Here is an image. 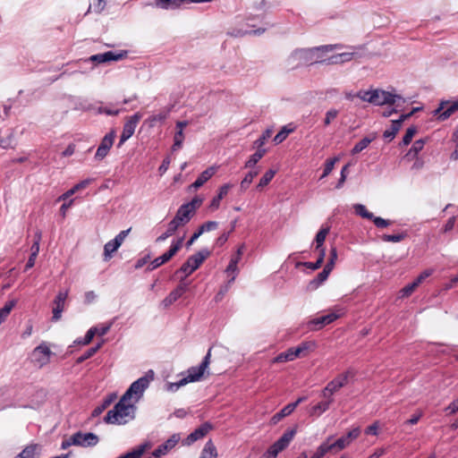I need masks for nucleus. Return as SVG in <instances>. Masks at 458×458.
Segmentation results:
<instances>
[{"label": "nucleus", "instance_id": "obj_1", "mask_svg": "<svg viewBox=\"0 0 458 458\" xmlns=\"http://www.w3.org/2000/svg\"><path fill=\"white\" fill-rule=\"evenodd\" d=\"M340 48L339 45H325L307 49L293 51L287 59V64L292 69L303 64H322L326 62L324 56L327 53Z\"/></svg>", "mask_w": 458, "mask_h": 458}, {"label": "nucleus", "instance_id": "obj_2", "mask_svg": "<svg viewBox=\"0 0 458 458\" xmlns=\"http://www.w3.org/2000/svg\"><path fill=\"white\" fill-rule=\"evenodd\" d=\"M136 406L131 400L122 396L114 407L108 411L104 420L108 424L123 425L135 417Z\"/></svg>", "mask_w": 458, "mask_h": 458}, {"label": "nucleus", "instance_id": "obj_3", "mask_svg": "<svg viewBox=\"0 0 458 458\" xmlns=\"http://www.w3.org/2000/svg\"><path fill=\"white\" fill-rule=\"evenodd\" d=\"M210 357H211V349L208 350L207 355L205 356L204 360L200 363L199 367H191L188 369L187 373L188 375L182 378L180 381L175 383H169L167 385L166 389L171 392L177 391L181 386H185L186 384L190 382H196L199 381L201 377L206 373L207 369H208V366L210 364Z\"/></svg>", "mask_w": 458, "mask_h": 458}, {"label": "nucleus", "instance_id": "obj_4", "mask_svg": "<svg viewBox=\"0 0 458 458\" xmlns=\"http://www.w3.org/2000/svg\"><path fill=\"white\" fill-rule=\"evenodd\" d=\"M297 432V427L287 429L283 436L276 441L260 458H276L278 454L286 449Z\"/></svg>", "mask_w": 458, "mask_h": 458}, {"label": "nucleus", "instance_id": "obj_5", "mask_svg": "<svg viewBox=\"0 0 458 458\" xmlns=\"http://www.w3.org/2000/svg\"><path fill=\"white\" fill-rule=\"evenodd\" d=\"M316 347V344L314 342H304L301 344L299 346L294 348H290L286 352L280 353L277 355L274 362H285L295 360L298 357L306 356L308 352L313 351Z\"/></svg>", "mask_w": 458, "mask_h": 458}, {"label": "nucleus", "instance_id": "obj_6", "mask_svg": "<svg viewBox=\"0 0 458 458\" xmlns=\"http://www.w3.org/2000/svg\"><path fill=\"white\" fill-rule=\"evenodd\" d=\"M404 102L405 100L400 95L393 94L379 89H373L371 101V104L373 105H396V106H401Z\"/></svg>", "mask_w": 458, "mask_h": 458}, {"label": "nucleus", "instance_id": "obj_7", "mask_svg": "<svg viewBox=\"0 0 458 458\" xmlns=\"http://www.w3.org/2000/svg\"><path fill=\"white\" fill-rule=\"evenodd\" d=\"M151 379L152 376L150 377L148 376L140 377L131 385L123 396L129 400L134 398V403L138 402L143 395L144 391L148 387Z\"/></svg>", "mask_w": 458, "mask_h": 458}, {"label": "nucleus", "instance_id": "obj_8", "mask_svg": "<svg viewBox=\"0 0 458 458\" xmlns=\"http://www.w3.org/2000/svg\"><path fill=\"white\" fill-rule=\"evenodd\" d=\"M210 255L208 250H202L196 254L191 256L187 261L182 266L180 271L185 273V276L191 275L194 272L201 263Z\"/></svg>", "mask_w": 458, "mask_h": 458}, {"label": "nucleus", "instance_id": "obj_9", "mask_svg": "<svg viewBox=\"0 0 458 458\" xmlns=\"http://www.w3.org/2000/svg\"><path fill=\"white\" fill-rule=\"evenodd\" d=\"M458 110V100H442L437 109L433 111V115L437 116L438 121H445Z\"/></svg>", "mask_w": 458, "mask_h": 458}, {"label": "nucleus", "instance_id": "obj_10", "mask_svg": "<svg viewBox=\"0 0 458 458\" xmlns=\"http://www.w3.org/2000/svg\"><path fill=\"white\" fill-rule=\"evenodd\" d=\"M52 354L53 353L48 346L45 344H41L33 350L31 353V360L36 366L42 368L50 361Z\"/></svg>", "mask_w": 458, "mask_h": 458}, {"label": "nucleus", "instance_id": "obj_11", "mask_svg": "<svg viewBox=\"0 0 458 458\" xmlns=\"http://www.w3.org/2000/svg\"><path fill=\"white\" fill-rule=\"evenodd\" d=\"M141 119V114L140 113H136L135 114L127 118L123 131L120 137L119 145L124 143L127 140H129L134 133L137 124Z\"/></svg>", "mask_w": 458, "mask_h": 458}, {"label": "nucleus", "instance_id": "obj_12", "mask_svg": "<svg viewBox=\"0 0 458 458\" xmlns=\"http://www.w3.org/2000/svg\"><path fill=\"white\" fill-rule=\"evenodd\" d=\"M72 443H74V445L83 447L94 446L98 443V437L90 432H77L72 436Z\"/></svg>", "mask_w": 458, "mask_h": 458}, {"label": "nucleus", "instance_id": "obj_13", "mask_svg": "<svg viewBox=\"0 0 458 458\" xmlns=\"http://www.w3.org/2000/svg\"><path fill=\"white\" fill-rule=\"evenodd\" d=\"M69 291H60L58 294L56 295L55 299L54 300V305L53 308V320L57 321L62 317V312L64 310L65 301L68 297Z\"/></svg>", "mask_w": 458, "mask_h": 458}, {"label": "nucleus", "instance_id": "obj_14", "mask_svg": "<svg viewBox=\"0 0 458 458\" xmlns=\"http://www.w3.org/2000/svg\"><path fill=\"white\" fill-rule=\"evenodd\" d=\"M180 437L179 435H173L169 439L166 440L165 443L160 445L157 448H156L149 458H160L163 455L166 454L171 449H173L176 444L179 442Z\"/></svg>", "mask_w": 458, "mask_h": 458}, {"label": "nucleus", "instance_id": "obj_15", "mask_svg": "<svg viewBox=\"0 0 458 458\" xmlns=\"http://www.w3.org/2000/svg\"><path fill=\"white\" fill-rule=\"evenodd\" d=\"M115 138V131H112L108 134H106L100 145L98 146L97 152H96V158L101 160L103 159L108 153L110 148L113 146L114 140Z\"/></svg>", "mask_w": 458, "mask_h": 458}, {"label": "nucleus", "instance_id": "obj_16", "mask_svg": "<svg viewBox=\"0 0 458 458\" xmlns=\"http://www.w3.org/2000/svg\"><path fill=\"white\" fill-rule=\"evenodd\" d=\"M342 313L331 312L326 316H322L317 318L310 320L308 325L309 327H312L311 329L318 330L322 328L324 326L328 325L334 322L335 319L340 318Z\"/></svg>", "mask_w": 458, "mask_h": 458}, {"label": "nucleus", "instance_id": "obj_17", "mask_svg": "<svg viewBox=\"0 0 458 458\" xmlns=\"http://www.w3.org/2000/svg\"><path fill=\"white\" fill-rule=\"evenodd\" d=\"M193 215L194 214L190 209H188L184 205H182L178 208L174 219L170 222L174 225H176V227L179 228L188 224Z\"/></svg>", "mask_w": 458, "mask_h": 458}, {"label": "nucleus", "instance_id": "obj_18", "mask_svg": "<svg viewBox=\"0 0 458 458\" xmlns=\"http://www.w3.org/2000/svg\"><path fill=\"white\" fill-rule=\"evenodd\" d=\"M418 108H414L411 113L409 114H402L400 116V118L398 120H394L392 121V125H391V128L389 130H386L384 132V137L385 138H389L390 140L394 139L395 134L398 132V131L400 130L401 126H402V123L406 120L408 119L409 117H411L413 113L415 111H417Z\"/></svg>", "mask_w": 458, "mask_h": 458}, {"label": "nucleus", "instance_id": "obj_19", "mask_svg": "<svg viewBox=\"0 0 458 458\" xmlns=\"http://www.w3.org/2000/svg\"><path fill=\"white\" fill-rule=\"evenodd\" d=\"M212 428V426L206 422L204 424H202L200 427H199L198 428H196L192 433H191L187 438H186V445H191L192 443H194L195 441L204 437L208 432L209 430Z\"/></svg>", "mask_w": 458, "mask_h": 458}, {"label": "nucleus", "instance_id": "obj_20", "mask_svg": "<svg viewBox=\"0 0 458 458\" xmlns=\"http://www.w3.org/2000/svg\"><path fill=\"white\" fill-rule=\"evenodd\" d=\"M216 166H210L203 171L198 179L191 185V188L198 189L208 181L216 172Z\"/></svg>", "mask_w": 458, "mask_h": 458}, {"label": "nucleus", "instance_id": "obj_21", "mask_svg": "<svg viewBox=\"0 0 458 458\" xmlns=\"http://www.w3.org/2000/svg\"><path fill=\"white\" fill-rule=\"evenodd\" d=\"M109 329L110 325L102 327L100 328L97 327H91L85 335L83 344H89L92 341L93 337L97 335H105L109 331Z\"/></svg>", "mask_w": 458, "mask_h": 458}, {"label": "nucleus", "instance_id": "obj_22", "mask_svg": "<svg viewBox=\"0 0 458 458\" xmlns=\"http://www.w3.org/2000/svg\"><path fill=\"white\" fill-rule=\"evenodd\" d=\"M296 408V404H287L279 412L276 413L270 420L271 425L277 424L284 417L290 415Z\"/></svg>", "mask_w": 458, "mask_h": 458}, {"label": "nucleus", "instance_id": "obj_23", "mask_svg": "<svg viewBox=\"0 0 458 458\" xmlns=\"http://www.w3.org/2000/svg\"><path fill=\"white\" fill-rule=\"evenodd\" d=\"M231 187V184H224L220 187L217 196L210 203L209 208L211 210H216L219 208L220 200L228 193Z\"/></svg>", "mask_w": 458, "mask_h": 458}, {"label": "nucleus", "instance_id": "obj_24", "mask_svg": "<svg viewBox=\"0 0 458 458\" xmlns=\"http://www.w3.org/2000/svg\"><path fill=\"white\" fill-rule=\"evenodd\" d=\"M330 272L331 271L328 268L324 267V269L317 276V277L310 282L309 289H317L323 282H325L327 279Z\"/></svg>", "mask_w": 458, "mask_h": 458}, {"label": "nucleus", "instance_id": "obj_25", "mask_svg": "<svg viewBox=\"0 0 458 458\" xmlns=\"http://www.w3.org/2000/svg\"><path fill=\"white\" fill-rule=\"evenodd\" d=\"M217 452L215 445L211 440H208L201 452L199 458H216Z\"/></svg>", "mask_w": 458, "mask_h": 458}, {"label": "nucleus", "instance_id": "obj_26", "mask_svg": "<svg viewBox=\"0 0 458 458\" xmlns=\"http://www.w3.org/2000/svg\"><path fill=\"white\" fill-rule=\"evenodd\" d=\"M353 377L354 372L352 369H348L345 372L335 377L334 380L340 386V388H342L348 384L349 380L353 378Z\"/></svg>", "mask_w": 458, "mask_h": 458}, {"label": "nucleus", "instance_id": "obj_27", "mask_svg": "<svg viewBox=\"0 0 458 458\" xmlns=\"http://www.w3.org/2000/svg\"><path fill=\"white\" fill-rule=\"evenodd\" d=\"M184 2L183 0H157L156 6L162 9H176L181 4Z\"/></svg>", "mask_w": 458, "mask_h": 458}, {"label": "nucleus", "instance_id": "obj_28", "mask_svg": "<svg viewBox=\"0 0 458 458\" xmlns=\"http://www.w3.org/2000/svg\"><path fill=\"white\" fill-rule=\"evenodd\" d=\"M149 447L148 444H143L133 449L131 452L125 454L118 458H140L141 455Z\"/></svg>", "mask_w": 458, "mask_h": 458}, {"label": "nucleus", "instance_id": "obj_29", "mask_svg": "<svg viewBox=\"0 0 458 458\" xmlns=\"http://www.w3.org/2000/svg\"><path fill=\"white\" fill-rule=\"evenodd\" d=\"M375 136L365 137L360 141H359L352 149L351 153L352 155H356L365 149L374 140Z\"/></svg>", "mask_w": 458, "mask_h": 458}, {"label": "nucleus", "instance_id": "obj_30", "mask_svg": "<svg viewBox=\"0 0 458 458\" xmlns=\"http://www.w3.org/2000/svg\"><path fill=\"white\" fill-rule=\"evenodd\" d=\"M16 302L15 300L9 301L0 309V325L7 318L12 310L16 305Z\"/></svg>", "mask_w": 458, "mask_h": 458}, {"label": "nucleus", "instance_id": "obj_31", "mask_svg": "<svg viewBox=\"0 0 458 458\" xmlns=\"http://www.w3.org/2000/svg\"><path fill=\"white\" fill-rule=\"evenodd\" d=\"M332 439V437H329L327 442L321 444L318 448L316 453L310 458H323V456L329 451H332V446L328 445V442Z\"/></svg>", "mask_w": 458, "mask_h": 458}, {"label": "nucleus", "instance_id": "obj_32", "mask_svg": "<svg viewBox=\"0 0 458 458\" xmlns=\"http://www.w3.org/2000/svg\"><path fill=\"white\" fill-rule=\"evenodd\" d=\"M119 247L120 245L114 240L106 242L104 246L105 259H109L111 254L116 251Z\"/></svg>", "mask_w": 458, "mask_h": 458}, {"label": "nucleus", "instance_id": "obj_33", "mask_svg": "<svg viewBox=\"0 0 458 458\" xmlns=\"http://www.w3.org/2000/svg\"><path fill=\"white\" fill-rule=\"evenodd\" d=\"M424 144H425V141L423 140H416L413 143L411 149L409 150V152L406 154V157L408 158L415 157L418 155V153L423 148Z\"/></svg>", "mask_w": 458, "mask_h": 458}, {"label": "nucleus", "instance_id": "obj_34", "mask_svg": "<svg viewBox=\"0 0 458 458\" xmlns=\"http://www.w3.org/2000/svg\"><path fill=\"white\" fill-rule=\"evenodd\" d=\"M266 149L264 148H258V151L254 153L250 159L246 162L245 167H251L254 165H256L265 155Z\"/></svg>", "mask_w": 458, "mask_h": 458}, {"label": "nucleus", "instance_id": "obj_35", "mask_svg": "<svg viewBox=\"0 0 458 458\" xmlns=\"http://www.w3.org/2000/svg\"><path fill=\"white\" fill-rule=\"evenodd\" d=\"M325 255H326L325 249H320L319 257H318V260L314 259V263L306 262L304 265L312 270H316V269L319 268L321 267V265L323 264Z\"/></svg>", "mask_w": 458, "mask_h": 458}, {"label": "nucleus", "instance_id": "obj_36", "mask_svg": "<svg viewBox=\"0 0 458 458\" xmlns=\"http://www.w3.org/2000/svg\"><path fill=\"white\" fill-rule=\"evenodd\" d=\"M350 444L351 442L345 436H344L332 444L328 443V445L332 446V450L341 451L347 447Z\"/></svg>", "mask_w": 458, "mask_h": 458}, {"label": "nucleus", "instance_id": "obj_37", "mask_svg": "<svg viewBox=\"0 0 458 458\" xmlns=\"http://www.w3.org/2000/svg\"><path fill=\"white\" fill-rule=\"evenodd\" d=\"M353 208L356 212L357 215L364 217V218H367V219H372L374 218V215L370 212H369L366 208V207L362 204H355L353 206Z\"/></svg>", "mask_w": 458, "mask_h": 458}, {"label": "nucleus", "instance_id": "obj_38", "mask_svg": "<svg viewBox=\"0 0 458 458\" xmlns=\"http://www.w3.org/2000/svg\"><path fill=\"white\" fill-rule=\"evenodd\" d=\"M329 233V227H327V228H322L316 235V249L317 250H319L322 249V245L326 240V237L327 235V233Z\"/></svg>", "mask_w": 458, "mask_h": 458}, {"label": "nucleus", "instance_id": "obj_39", "mask_svg": "<svg viewBox=\"0 0 458 458\" xmlns=\"http://www.w3.org/2000/svg\"><path fill=\"white\" fill-rule=\"evenodd\" d=\"M39 252V247L38 246V244H32L31 246V254L27 261V264H26V267H25V269H29V268H31L34 265H35V260H36V258L38 256Z\"/></svg>", "mask_w": 458, "mask_h": 458}, {"label": "nucleus", "instance_id": "obj_40", "mask_svg": "<svg viewBox=\"0 0 458 458\" xmlns=\"http://www.w3.org/2000/svg\"><path fill=\"white\" fill-rule=\"evenodd\" d=\"M275 174H276V171H274L272 169L267 171L266 174L260 179L257 187L259 189H261V188L265 187L266 185H267L271 182V180L273 179Z\"/></svg>", "mask_w": 458, "mask_h": 458}, {"label": "nucleus", "instance_id": "obj_41", "mask_svg": "<svg viewBox=\"0 0 458 458\" xmlns=\"http://www.w3.org/2000/svg\"><path fill=\"white\" fill-rule=\"evenodd\" d=\"M180 297L181 295L175 290H174L169 293V295L166 298L163 300L161 304L165 309H166L175 301H177Z\"/></svg>", "mask_w": 458, "mask_h": 458}, {"label": "nucleus", "instance_id": "obj_42", "mask_svg": "<svg viewBox=\"0 0 458 458\" xmlns=\"http://www.w3.org/2000/svg\"><path fill=\"white\" fill-rule=\"evenodd\" d=\"M176 225L169 222L166 231L157 238V242H163L172 236L177 230Z\"/></svg>", "mask_w": 458, "mask_h": 458}, {"label": "nucleus", "instance_id": "obj_43", "mask_svg": "<svg viewBox=\"0 0 458 458\" xmlns=\"http://www.w3.org/2000/svg\"><path fill=\"white\" fill-rule=\"evenodd\" d=\"M102 344H98L97 346L89 349L81 356L77 359V363H81L89 358L92 357L101 347Z\"/></svg>", "mask_w": 458, "mask_h": 458}, {"label": "nucleus", "instance_id": "obj_44", "mask_svg": "<svg viewBox=\"0 0 458 458\" xmlns=\"http://www.w3.org/2000/svg\"><path fill=\"white\" fill-rule=\"evenodd\" d=\"M171 259L167 256V253H164L162 256L155 259L152 262H151V267L149 268L150 270H153L155 268H157L158 267H160L161 265L166 263L167 261H169Z\"/></svg>", "mask_w": 458, "mask_h": 458}, {"label": "nucleus", "instance_id": "obj_45", "mask_svg": "<svg viewBox=\"0 0 458 458\" xmlns=\"http://www.w3.org/2000/svg\"><path fill=\"white\" fill-rule=\"evenodd\" d=\"M416 132H417V128L415 126L409 127L406 131L405 135L403 138L402 143L405 146L410 144L411 141L412 140V138L416 134Z\"/></svg>", "mask_w": 458, "mask_h": 458}, {"label": "nucleus", "instance_id": "obj_46", "mask_svg": "<svg viewBox=\"0 0 458 458\" xmlns=\"http://www.w3.org/2000/svg\"><path fill=\"white\" fill-rule=\"evenodd\" d=\"M259 174L258 171H251L248 173L241 182V188L246 190L247 187L251 183L253 178Z\"/></svg>", "mask_w": 458, "mask_h": 458}, {"label": "nucleus", "instance_id": "obj_47", "mask_svg": "<svg viewBox=\"0 0 458 458\" xmlns=\"http://www.w3.org/2000/svg\"><path fill=\"white\" fill-rule=\"evenodd\" d=\"M272 133H273V130L272 129H267L264 131V133L262 134V136L255 141V143H254L255 146L258 148H261V147L265 144L267 140L269 139L272 136Z\"/></svg>", "mask_w": 458, "mask_h": 458}, {"label": "nucleus", "instance_id": "obj_48", "mask_svg": "<svg viewBox=\"0 0 458 458\" xmlns=\"http://www.w3.org/2000/svg\"><path fill=\"white\" fill-rule=\"evenodd\" d=\"M373 89L370 90H360L355 94L357 98L361 99L362 101L368 102L371 104L372 101Z\"/></svg>", "mask_w": 458, "mask_h": 458}, {"label": "nucleus", "instance_id": "obj_49", "mask_svg": "<svg viewBox=\"0 0 458 458\" xmlns=\"http://www.w3.org/2000/svg\"><path fill=\"white\" fill-rule=\"evenodd\" d=\"M202 199L195 197L191 199V201L183 204L188 209H190L193 214H195L197 208L201 205Z\"/></svg>", "mask_w": 458, "mask_h": 458}, {"label": "nucleus", "instance_id": "obj_50", "mask_svg": "<svg viewBox=\"0 0 458 458\" xmlns=\"http://www.w3.org/2000/svg\"><path fill=\"white\" fill-rule=\"evenodd\" d=\"M126 55V52L115 54L112 51L105 53L106 62L118 61L123 59Z\"/></svg>", "mask_w": 458, "mask_h": 458}, {"label": "nucleus", "instance_id": "obj_51", "mask_svg": "<svg viewBox=\"0 0 458 458\" xmlns=\"http://www.w3.org/2000/svg\"><path fill=\"white\" fill-rule=\"evenodd\" d=\"M291 132V130H287L286 127H284L275 137H274V142L276 144H279L282 141H284L288 134Z\"/></svg>", "mask_w": 458, "mask_h": 458}, {"label": "nucleus", "instance_id": "obj_52", "mask_svg": "<svg viewBox=\"0 0 458 458\" xmlns=\"http://www.w3.org/2000/svg\"><path fill=\"white\" fill-rule=\"evenodd\" d=\"M417 287H418V285H417V284L415 282L406 285L400 292L401 298L408 297L409 295H411L414 292V290Z\"/></svg>", "mask_w": 458, "mask_h": 458}, {"label": "nucleus", "instance_id": "obj_53", "mask_svg": "<svg viewBox=\"0 0 458 458\" xmlns=\"http://www.w3.org/2000/svg\"><path fill=\"white\" fill-rule=\"evenodd\" d=\"M336 259H337V251H336V249L334 247L330 250V259H329L328 262L327 263V265L325 266V267H327L330 271H332V269L335 267Z\"/></svg>", "mask_w": 458, "mask_h": 458}, {"label": "nucleus", "instance_id": "obj_54", "mask_svg": "<svg viewBox=\"0 0 458 458\" xmlns=\"http://www.w3.org/2000/svg\"><path fill=\"white\" fill-rule=\"evenodd\" d=\"M338 115V110L330 109L326 113V117L324 119V124L326 126L329 125L334 119H335Z\"/></svg>", "mask_w": 458, "mask_h": 458}, {"label": "nucleus", "instance_id": "obj_55", "mask_svg": "<svg viewBox=\"0 0 458 458\" xmlns=\"http://www.w3.org/2000/svg\"><path fill=\"white\" fill-rule=\"evenodd\" d=\"M404 238H405L404 233H398V234H393V235L385 234L382 237L383 241L393 242H399L403 241Z\"/></svg>", "mask_w": 458, "mask_h": 458}, {"label": "nucleus", "instance_id": "obj_56", "mask_svg": "<svg viewBox=\"0 0 458 458\" xmlns=\"http://www.w3.org/2000/svg\"><path fill=\"white\" fill-rule=\"evenodd\" d=\"M217 225H218V224L216 222H215V221H208V222L204 223L199 227V233H203L204 232H209V231L216 229Z\"/></svg>", "mask_w": 458, "mask_h": 458}, {"label": "nucleus", "instance_id": "obj_57", "mask_svg": "<svg viewBox=\"0 0 458 458\" xmlns=\"http://www.w3.org/2000/svg\"><path fill=\"white\" fill-rule=\"evenodd\" d=\"M166 113H160L158 114L152 115L149 117L148 122L150 126H154L157 122H163L166 119Z\"/></svg>", "mask_w": 458, "mask_h": 458}, {"label": "nucleus", "instance_id": "obj_58", "mask_svg": "<svg viewBox=\"0 0 458 458\" xmlns=\"http://www.w3.org/2000/svg\"><path fill=\"white\" fill-rule=\"evenodd\" d=\"M326 391H327L328 394H335L337 393L341 388L340 386L335 383V381L333 379L330 382L327 383L326 387L324 388Z\"/></svg>", "mask_w": 458, "mask_h": 458}, {"label": "nucleus", "instance_id": "obj_59", "mask_svg": "<svg viewBox=\"0 0 458 458\" xmlns=\"http://www.w3.org/2000/svg\"><path fill=\"white\" fill-rule=\"evenodd\" d=\"M371 220H373L377 227L380 228L386 227L391 225V222L389 220L378 216H374V218H372Z\"/></svg>", "mask_w": 458, "mask_h": 458}, {"label": "nucleus", "instance_id": "obj_60", "mask_svg": "<svg viewBox=\"0 0 458 458\" xmlns=\"http://www.w3.org/2000/svg\"><path fill=\"white\" fill-rule=\"evenodd\" d=\"M325 60H326V62H324V63L327 64H343L340 54L334 55Z\"/></svg>", "mask_w": 458, "mask_h": 458}, {"label": "nucleus", "instance_id": "obj_61", "mask_svg": "<svg viewBox=\"0 0 458 458\" xmlns=\"http://www.w3.org/2000/svg\"><path fill=\"white\" fill-rule=\"evenodd\" d=\"M433 273V269H427L425 271H423L418 277L417 279L414 281L417 285L419 286L420 284H421L423 282V280H425L427 277L430 276Z\"/></svg>", "mask_w": 458, "mask_h": 458}, {"label": "nucleus", "instance_id": "obj_62", "mask_svg": "<svg viewBox=\"0 0 458 458\" xmlns=\"http://www.w3.org/2000/svg\"><path fill=\"white\" fill-rule=\"evenodd\" d=\"M237 264H238V261L237 259H231L228 267H226V273H233L234 274L233 276H236V274H237Z\"/></svg>", "mask_w": 458, "mask_h": 458}, {"label": "nucleus", "instance_id": "obj_63", "mask_svg": "<svg viewBox=\"0 0 458 458\" xmlns=\"http://www.w3.org/2000/svg\"><path fill=\"white\" fill-rule=\"evenodd\" d=\"M360 434V428H354L352 429L348 434L345 436L347 439L352 442V440L356 439Z\"/></svg>", "mask_w": 458, "mask_h": 458}, {"label": "nucleus", "instance_id": "obj_64", "mask_svg": "<svg viewBox=\"0 0 458 458\" xmlns=\"http://www.w3.org/2000/svg\"><path fill=\"white\" fill-rule=\"evenodd\" d=\"M445 411L449 412V414H454L458 411V398L453 401L446 408Z\"/></svg>", "mask_w": 458, "mask_h": 458}]
</instances>
